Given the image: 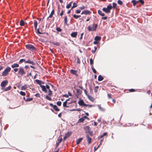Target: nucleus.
I'll return each mask as SVG.
<instances>
[{"instance_id": "obj_29", "label": "nucleus", "mask_w": 152, "mask_h": 152, "mask_svg": "<svg viewBox=\"0 0 152 152\" xmlns=\"http://www.w3.org/2000/svg\"><path fill=\"white\" fill-rule=\"evenodd\" d=\"M103 77L101 75H99L98 77V80L99 81H101L103 80Z\"/></svg>"}, {"instance_id": "obj_25", "label": "nucleus", "mask_w": 152, "mask_h": 152, "mask_svg": "<svg viewBox=\"0 0 152 152\" xmlns=\"http://www.w3.org/2000/svg\"><path fill=\"white\" fill-rule=\"evenodd\" d=\"M68 100H69L67 99L63 103V106L64 107H68V106H67V101Z\"/></svg>"}, {"instance_id": "obj_14", "label": "nucleus", "mask_w": 152, "mask_h": 152, "mask_svg": "<svg viewBox=\"0 0 152 152\" xmlns=\"http://www.w3.org/2000/svg\"><path fill=\"white\" fill-rule=\"evenodd\" d=\"M78 103L80 106H85V104H86L82 99L79 100Z\"/></svg>"}, {"instance_id": "obj_53", "label": "nucleus", "mask_w": 152, "mask_h": 152, "mask_svg": "<svg viewBox=\"0 0 152 152\" xmlns=\"http://www.w3.org/2000/svg\"><path fill=\"white\" fill-rule=\"evenodd\" d=\"M57 104L58 106H60L61 105V101H58L56 103Z\"/></svg>"}, {"instance_id": "obj_6", "label": "nucleus", "mask_w": 152, "mask_h": 152, "mask_svg": "<svg viewBox=\"0 0 152 152\" xmlns=\"http://www.w3.org/2000/svg\"><path fill=\"white\" fill-rule=\"evenodd\" d=\"M19 65L17 63H14L11 65V66L12 68H14V71L15 72H16L19 70V68H15L19 67Z\"/></svg>"}, {"instance_id": "obj_54", "label": "nucleus", "mask_w": 152, "mask_h": 152, "mask_svg": "<svg viewBox=\"0 0 152 152\" xmlns=\"http://www.w3.org/2000/svg\"><path fill=\"white\" fill-rule=\"evenodd\" d=\"M138 2H140L143 5L144 4V1L143 0H139Z\"/></svg>"}, {"instance_id": "obj_34", "label": "nucleus", "mask_w": 152, "mask_h": 152, "mask_svg": "<svg viewBox=\"0 0 152 152\" xmlns=\"http://www.w3.org/2000/svg\"><path fill=\"white\" fill-rule=\"evenodd\" d=\"M99 88V86H96L94 88V91L95 93H97L98 92V89Z\"/></svg>"}, {"instance_id": "obj_42", "label": "nucleus", "mask_w": 152, "mask_h": 152, "mask_svg": "<svg viewBox=\"0 0 152 152\" xmlns=\"http://www.w3.org/2000/svg\"><path fill=\"white\" fill-rule=\"evenodd\" d=\"M53 94L51 90H48V95L49 96H51Z\"/></svg>"}, {"instance_id": "obj_47", "label": "nucleus", "mask_w": 152, "mask_h": 152, "mask_svg": "<svg viewBox=\"0 0 152 152\" xmlns=\"http://www.w3.org/2000/svg\"><path fill=\"white\" fill-rule=\"evenodd\" d=\"M56 30L57 31L60 32H61L62 31V29L58 27H57L56 28Z\"/></svg>"}, {"instance_id": "obj_28", "label": "nucleus", "mask_w": 152, "mask_h": 152, "mask_svg": "<svg viewBox=\"0 0 152 152\" xmlns=\"http://www.w3.org/2000/svg\"><path fill=\"white\" fill-rule=\"evenodd\" d=\"M72 1L70 2L68 4H67L66 6V8L67 9L69 8L72 6Z\"/></svg>"}, {"instance_id": "obj_32", "label": "nucleus", "mask_w": 152, "mask_h": 152, "mask_svg": "<svg viewBox=\"0 0 152 152\" xmlns=\"http://www.w3.org/2000/svg\"><path fill=\"white\" fill-rule=\"evenodd\" d=\"M27 85L25 84L21 87V90H25L27 88Z\"/></svg>"}, {"instance_id": "obj_55", "label": "nucleus", "mask_w": 152, "mask_h": 152, "mask_svg": "<svg viewBox=\"0 0 152 152\" xmlns=\"http://www.w3.org/2000/svg\"><path fill=\"white\" fill-rule=\"evenodd\" d=\"M73 6L75 8L77 7V3L75 2H74L73 3Z\"/></svg>"}, {"instance_id": "obj_35", "label": "nucleus", "mask_w": 152, "mask_h": 152, "mask_svg": "<svg viewBox=\"0 0 152 152\" xmlns=\"http://www.w3.org/2000/svg\"><path fill=\"white\" fill-rule=\"evenodd\" d=\"M24 22L23 20H21L20 21V26H22L24 25Z\"/></svg>"}, {"instance_id": "obj_9", "label": "nucleus", "mask_w": 152, "mask_h": 152, "mask_svg": "<svg viewBox=\"0 0 152 152\" xmlns=\"http://www.w3.org/2000/svg\"><path fill=\"white\" fill-rule=\"evenodd\" d=\"M91 12L90 11L87 10H85L83 11L81 13V15L85 14L86 15H89L91 13Z\"/></svg>"}, {"instance_id": "obj_56", "label": "nucleus", "mask_w": 152, "mask_h": 152, "mask_svg": "<svg viewBox=\"0 0 152 152\" xmlns=\"http://www.w3.org/2000/svg\"><path fill=\"white\" fill-rule=\"evenodd\" d=\"M81 12V10H77L75 11V13L77 14L80 13Z\"/></svg>"}, {"instance_id": "obj_24", "label": "nucleus", "mask_w": 152, "mask_h": 152, "mask_svg": "<svg viewBox=\"0 0 152 152\" xmlns=\"http://www.w3.org/2000/svg\"><path fill=\"white\" fill-rule=\"evenodd\" d=\"M101 37L100 36H96L94 38V40L97 41H100L101 39Z\"/></svg>"}, {"instance_id": "obj_15", "label": "nucleus", "mask_w": 152, "mask_h": 152, "mask_svg": "<svg viewBox=\"0 0 152 152\" xmlns=\"http://www.w3.org/2000/svg\"><path fill=\"white\" fill-rule=\"evenodd\" d=\"M25 63L29 64H32V65H34L35 64L33 61L31 60H30V59H28L27 61L26 60Z\"/></svg>"}, {"instance_id": "obj_36", "label": "nucleus", "mask_w": 152, "mask_h": 152, "mask_svg": "<svg viewBox=\"0 0 152 152\" xmlns=\"http://www.w3.org/2000/svg\"><path fill=\"white\" fill-rule=\"evenodd\" d=\"M71 132H67L65 134V136H66L67 138L69 137L71 134Z\"/></svg>"}, {"instance_id": "obj_27", "label": "nucleus", "mask_w": 152, "mask_h": 152, "mask_svg": "<svg viewBox=\"0 0 152 152\" xmlns=\"http://www.w3.org/2000/svg\"><path fill=\"white\" fill-rule=\"evenodd\" d=\"M37 24H38V23H37V21L36 20H34V26L35 27V29H37Z\"/></svg>"}, {"instance_id": "obj_61", "label": "nucleus", "mask_w": 152, "mask_h": 152, "mask_svg": "<svg viewBox=\"0 0 152 152\" xmlns=\"http://www.w3.org/2000/svg\"><path fill=\"white\" fill-rule=\"evenodd\" d=\"M108 97L109 98L111 99V94H110L108 93L107 94Z\"/></svg>"}, {"instance_id": "obj_52", "label": "nucleus", "mask_w": 152, "mask_h": 152, "mask_svg": "<svg viewBox=\"0 0 152 152\" xmlns=\"http://www.w3.org/2000/svg\"><path fill=\"white\" fill-rule=\"evenodd\" d=\"M77 63L78 64L80 63V58L78 57H77Z\"/></svg>"}, {"instance_id": "obj_44", "label": "nucleus", "mask_w": 152, "mask_h": 152, "mask_svg": "<svg viewBox=\"0 0 152 152\" xmlns=\"http://www.w3.org/2000/svg\"><path fill=\"white\" fill-rule=\"evenodd\" d=\"M91 69H92V70L94 72V73L96 74V70L94 69V68L93 67V66H91Z\"/></svg>"}, {"instance_id": "obj_31", "label": "nucleus", "mask_w": 152, "mask_h": 152, "mask_svg": "<svg viewBox=\"0 0 152 152\" xmlns=\"http://www.w3.org/2000/svg\"><path fill=\"white\" fill-rule=\"evenodd\" d=\"M53 108L56 111H58L60 110V109L58 108L57 106L56 105H54Z\"/></svg>"}, {"instance_id": "obj_11", "label": "nucleus", "mask_w": 152, "mask_h": 152, "mask_svg": "<svg viewBox=\"0 0 152 152\" xmlns=\"http://www.w3.org/2000/svg\"><path fill=\"white\" fill-rule=\"evenodd\" d=\"M86 137L87 139V141H88V144H90L91 143V138L90 137L88 134H86Z\"/></svg>"}, {"instance_id": "obj_62", "label": "nucleus", "mask_w": 152, "mask_h": 152, "mask_svg": "<svg viewBox=\"0 0 152 152\" xmlns=\"http://www.w3.org/2000/svg\"><path fill=\"white\" fill-rule=\"evenodd\" d=\"M46 89H47L48 90H50L49 86L48 85H46Z\"/></svg>"}, {"instance_id": "obj_23", "label": "nucleus", "mask_w": 152, "mask_h": 152, "mask_svg": "<svg viewBox=\"0 0 152 152\" xmlns=\"http://www.w3.org/2000/svg\"><path fill=\"white\" fill-rule=\"evenodd\" d=\"M11 86H9L8 87L5 88L4 90V91H6L11 89Z\"/></svg>"}, {"instance_id": "obj_10", "label": "nucleus", "mask_w": 152, "mask_h": 152, "mask_svg": "<svg viewBox=\"0 0 152 152\" xmlns=\"http://www.w3.org/2000/svg\"><path fill=\"white\" fill-rule=\"evenodd\" d=\"M70 72L71 74L75 75L76 76H78V74H77V70L71 69L70 70Z\"/></svg>"}, {"instance_id": "obj_58", "label": "nucleus", "mask_w": 152, "mask_h": 152, "mask_svg": "<svg viewBox=\"0 0 152 152\" xmlns=\"http://www.w3.org/2000/svg\"><path fill=\"white\" fill-rule=\"evenodd\" d=\"M129 91L130 92H133L135 91V90L133 89H129Z\"/></svg>"}, {"instance_id": "obj_63", "label": "nucleus", "mask_w": 152, "mask_h": 152, "mask_svg": "<svg viewBox=\"0 0 152 152\" xmlns=\"http://www.w3.org/2000/svg\"><path fill=\"white\" fill-rule=\"evenodd\" d=\"M99 145L96 148L95 147H94V151H96L99 147Z\"/></svg>"}, {"instance_id": "obj_8", "label": "nucleus", "mask_w": 152, "mask_h": 152, "mask_svg": "<svg viewBox=\"0 0 152 152\" xmlns=\"http://www.w3.org/2000/svg\"><path fill=\"white\" fill-rule=\"evenodd\" d=\"M62 135L61 134L59 136L58 138L57 139V142H56V146L55 149H56L58 146L59 144L60 143L62 140Z\"/></svg>"}, {"instance_id": "obj_1", "label": "nucleus", "mask_w": 152, "mask_h": 152, "mask_svg": "<svg viewBox=\"0 0 152 152\" xmlns=\"http://www.w3.org/2000/svg\"><path fill=\"white\" fill-rule=\"evenodd\" d=\"M35 81L37 84L39 85L40 87L42 88V90L43 91L45 92L46 93H47V91L46 89V87L41 84V80L37 79L35 80Z\"/></svg>"}, {"instance_id": "obj_41", "label": "nucleus", "mask_w": 152, "mask_h": 152, "mask_svg": "<svg viewBox=\"0 0 152 152\" xmlns=\"http://www.w3.org/2000/svg\"><path fill=\"white\" fill-rule=\"evenodd\" d=\"M45 98L49 101H51L52 100V99L48 95L46 96Z\"/></svg>"}, {"instance_id": "obj_50", "label": "nucleus", "mask_w": 152, "mask_h": 152, "mask_svg": "<svg viewBox=\"0 0 152 152\" xmlns=\"http://www.w3.org/2000/svg\"><path fill=\"white\" fill-rule=\"evenodd\" d=\"M90 64L91 65L93 66V60L92 58H91L90 60Z\"/></svg>"}, {"instance_id": "obj_18", "label": "nucleus", "mask_w": 152, "mask_h": 152, "mask_svg": "<svg viewBox=\"0 0 152 152\" xmlns=\"http://www.w3.org/2000/svg\"><path fill=\"white\" fill-rule=\"evenodd\" d=\"M50 43L57 46H59L60 45L59 43L57 42L50 41Z\"/></svg>"}, {"instance_id": "obj_57", "label": "nucleus", "mask_w": 152, "mask_h": 152, "mask_svg": "<svg viewBox=\"0 0 152 152\" xmlns=\"http://www.w3.org/2000/svg\"><path fill=\"white\" fill-rule=\"evenodd\" d=\"M33 99V98H28L26 100V101H31V100H32Z\"/></svg>"}, {"instance_id": "obj_3", "label": "nucleus", "mask_w": 152, "mask_h": 152, "mask_svg": "<svg viewBox=\"0 0 152 152\" xmlns=\"http://www.w3.org/2000/svg\"><path fill=\"white\" fill-rule=\"evenodd\" d=\"M112 8V7L110 4H109L107 6V8H103L102 9V10L106 13H110V10Z\"/></svg>"}, {"instance_id": "obj_59", "label": "nucleus", "mask_w": 152, "mask_h": 152, "mask_svg": "<svg viewBox=\"0 0 152 152\" xmlns=\"http://www.w3.org/2000/svg\"><path fill=\"white\" fill-rule=\"evenodd\" d=\"M35 96L37 97L40 98V94L39 93L36 94H35Z\"/></svg>"}, {"instance_id": "obj_30", "label": "nucleus", "mask_w": 152, "mask_h": 152, "mask_svg": "<svg viewBox=\"0 0 152 152\" xmlns=\"http://www.w3.org/2000/svg\"><path fill=\"white\" fill-rule=\"evenodd\" d=\"M88 99L91 101L94 102V98L91 96L88 95Z\"/></svg>"}, {"instance_id": "obj_4", "label": "nucleus", "mask_w": 152, "mask_h": 152, "mask_svg": "<svg viewBox=\"0 0 152 152\" xmlns=\"http://www.w3.org/2000/svg\"><path fill=\"white\" fill-rule=\"evenodd\" d=\"M11 68L9 66H7L5 69L3 71L2 73V75L3 76H7L9 73L10 71Z\"/></svg>"}, {"instance_id": "obj_2", "label": "nucleus", "mask_w": 152, "mask_h": 152, "mask_svg": "<svg viewBox=\"0 0 152 152\" xmlns=\"http://www.w3.org/2000/svg\"><path fill=\"white\" fill-rule=\"evenodd\" d=\"M97 27V24H96L93 23L92 25V27L90 26H88L87 29L89 31H96Z\"/></svg>"}, {"instance_id": "obj_46", "label": "nucleus", "mask_w": 152, "mask_h": 152, "mask_svg": "<svg viewBox=\"0 0 152 152\" xmlns=\"http://www.w3.org/2000/svg\"><path fill=\"white\" fill-rule=\"evenodd\" d=\"M87 8V7L85 6H83L80 7V8L81 10H83V9H86Z\"/></svg>"}, {"instance_id": "obj_40", "label": "nucleus", "mask_w": 152, "mask_h": 152, "mask_svg": "<svg viewBox=\"0 0 152 152\" xmlns=\"http://www.w3.org/2000/svg\"><path fill=\"white\" fill-rule=\"evenodd\" d=\"M113 7H112L113 9H114L116 8L117 4L116 3H115V2H113Z\"/></svg>"}, {"instance_id": "obj_17", "label": "nucleus", "mask_w": 152, "mask_h": 152, "mask_svg": "<svg viewBox=\"0 0 152 152\" xmlns=\"http://www.w3.org/2000/svg\"><path fill=\"white\" fill-rule=\"evenodd\" d=\"M54 12H55V11H54V10L53 9L52 10V11H51L50 15H49V16L47 18V20H48V19L49 18H51L53 17V15L54 13Z\"/></svg>"}, {"instance_id": "obj_49", "label": "nucleus", "mask_w": 152, "mask_h": 152, "mask_svg": "<svg viewBox=\"0 0 152 152\" xmlns=\"http://www.w3.org/2000/svg\"><path fill=\"white\" fill-rule=\"evenodd\" d=\"M118 3L120 5H121L123 4V2L121 0H118L117 1Z\"/></svg>"}, {"instance_id": "obj_38", "label": "nucleus", "mask_w": 152, "mask_h": 152, "mask_svg": "<svg viewBox=\"0 0 152 152\" xmlns=\"http://www.w3.org/2000/svg\"><path fill=\"white\" fill-rule=\"evenodd\" d=\"M36 30V32L39 34H43V33H42L39 31V28L37 29H35Z\"/></svg>"}, {"instance_id": "obj_48", "label": "nucleus", "mask_w": 152, "mask_h": 152, "mask_svg": "<svg viewBox=\"0 0 152 152\" xmlns=\"http://www.w3.org/2000/svg\"><path fill=\"white\" fill-rule=\"evenodd\" d=\"M84 106L88 107H94V106L93 105H90V104H85Z\"/></svg>"}, {"instance_id": "obj_7", "label": "nucleus", "mask_w": 152, "mask_h": 152, "mask_svg": "<svg viewBox=\"0 0 152 152\" xmlns=\"http://www.w3.org/2000/svg\"><path fill=\"white\" fill-rule=\"evenodd\" d=\"M25 46L26 48L29 50H31L32 51H33L35 50L36 49L34 46L28 44L26 45Z\"/></svg>"}, {"instance_id": "obj_5", "label": "nucleus", "mask_w": 152, "mask_h": 152, "mask_svg": "<svg viewBox=\"0 0 152 152\" xmlns=\"http://www.w3.org/2000/svg\"><path fill=\"white\" fill-rule=\"evenodd\" d=\"M18 74L19 75L21 76H23L26 74V72L23 67H20L19 68V70L18 71Z\"/></svg>"}, {"instance_id": "obj_37", "label": "nucleus", "mask_w": 152, "mask_h": 152, "mask_svg": "<svg viewBox=\"0 0 152 152\" xmlns=\"http://www.w3.org/2000/svg\"><path fill=\"white\" fill-rule=\"evenodd\" d=\"M107 132H105L104 133V134L101 135L100 137V138H102L104 136H107Z\"/></svg>"}, {"instance_id": "obj_13", "label": "nucleus", "mask_w": 152, "mask_h": 152, "mask_svg": "<svg viewBox=\"0 0 152 152\" xmlns=\"http://www.w3.org/2000/svg\"><path fill=\"white\" fill-rule=\"evenodd\" d=\"M88 118L86 116H84V117L79 119L78 121V122H83L85 120L86 118Z\"/></svg>"}, {"instance_id": "obj_12", "label": "nucleus", "mask_w": 152, "mask_h": 152, "mask_svg": "<svg viewBox=\"0 0 152 152\" xmlns=\"http://www.w3.org/2000/svg\"><path fill=\"white\" fill-rule=\"evenodd\" d=\"M8 81L7 80L2 81L1 84V86L2 87H5Z\"/></svg>"}, {"instance_id": "obj_43", "label": "nucleus", "mask_w": 152, "mask_h": 152, "mask_svg": "<svg viewBox=\"0 0 152 152\" xmlns=\"http://www.w3.org/2000/svg\"><path fill=\"white\" fill-rule=\"evenodd\" d=\"M20 94L22 96H25L26 95L25 93L23 91H20Z\"/></svg>"}, {"instance_id": "obj_19", "label": "nucleus", "mask_w": 152, "mask_h": 152, "mask_svg": "<svg viewBox=\"0 0 152 152\" xmlns=\"http://www.w3.org/2000/svg\"><path fill=\"white\" fill-rule=\"evenodd\" d=\"M83 139V138L82 137L80 138L77 139L76 140V144L78 145L79 144Z\"/></svg>"}, {"instance_id": "obj_21", "label": "nucleus", "mask_w": 152, "mask_h": 152, "mask_svg": "<svg viewBox=\"0 0 152 152\" xmlns=\"http://www.w3.org/2000/svg\"><path fill=\"white\" fill-rule=\"evenodd\" d=\"M98 14L101 16H103L105 15L103 13H102V11H101L100 10H98Z\"/></svg>"}, {"instance_id": "obj_64", "label": "nucleus", "mask_w": 152, "mask_h": 152, "mask_svg": "<svg viewBox=\"0 0 152 152\" xmlns=\"http://www.w3.org/2000/svg\"><path fill=\"white\" fill-rule=\"evenodd\" d=\"M77 93H81L82 92V91L80 90L77 89Z\"/></svg>"}, {"instance_id": "obj_33", "label": "nucleus", "mask_w": 152, "mask_h": 152, "mask_svg": "<svg viewBox=\"0 0 152 152\" xmlns=\"http://www.w3.org/2000/svg\"><path fill=\"white\" fill-rule=\"evenodd\" d=\"M64 24H67V17L66 16L64 17Z\"/></svg>"}, {"instance_id": "obj_60", "label": "nucleus", "mask_w": 152, "mask_h": 152, "mask_svg": "<svg viewBox=\"0 0 152 152\" xmlns=\"http://www.w3.org/2000/svg\"><path fill=\"white\" fill-rule=\"evenodd\" d=\"M84 33H82L81 34L80 37L79 38L80 39H82L83 35Z\"/></svg>"}, {"instance_id": "obj_26", "label": "nucleus", "mask_w": 152, "mask_h": 152, "mask_svg": "<svg viewBox=\"0 0 152 152\" xmlns=\"http://www.w3.org/2000/svg\"><path fill=\"white\" fill-rule=\"evenodd\" d=\"M98 107L99 109L101 111H104L105 110V109L103 107H102L100 105H98Z\"/></svg>"}, {"instance_id": "obj_22", "label": "nucleus", "mask_w": 152, "mask_h": 152, "mask_svg": "<svg viewBox=\"0 0 152 152\" xmlns=\"http://www.w3.org/2000/svg\"><path fill=\"white\" fill-rule=\"evenodd\" d=\"M131 2L133 4V5L134 6H135V5L138 3V1H136L135 0H132Z\"/></svg>"}, {"instance_id": "obj_39", "label": "nucleus", "mask_w": 152, "mask_h": 152, "mask_svg": "<svg viewBox=\"0 0 152 152\" xmlns=\"http://www.w3.org/2000/svg\"><path fill=\"white\" fill-rule=\"evenodd\" d=\"M26 60L24 59H20L19 62V63L20 64H21L23 62H25Z\"/></svg>"}, {"instance_id": "obj_16", "label": "nucleus", "mask_w": 152, "mask_h": 152, "mask_svg": "<svg viewBox=\"0 0 152 152\" xmlns=\"http://www.w3.org/2000/svg\"><path fill=\"white\" fill-rule=\"evenodd\" d=\"M70 35L72 37L75 38L77 35V32H73Z\"/></svg>"}, {"instance_id": "obj_51", "label": "nucleus", "mask_w": 152, "mask_h": 152, "mask_svg": "<svg viewBox=\"0 0 152 152\" xmlns=\"http://www.w3.org/2000/svg\"><path fill=\"white\" fill-rule=\"evenodd\" d=\"M73 17L76 19H77L78 18V15H77L76 14H74L73 15Z\"/></svg>"}, {"instance_id": "obj_45", "label": "nucleus", "mask_w": 152, "mask_h": 152, "mask_svg": "<svg viewBox=\"0 0 152 152\" xmlns=\"http://www.w3.org/2000/svg\"><path fill=\"white\" fill-rule=\"evenodd\" d=\"M87 133H88L89 135L91 136H93V132H92L90 131V130L89 131H88Z\"/></svg>"}, {"instance_id": "obj_20", "label": "nucleus", "mask_w": 152, "mask_h": 152, "mask_svg": "<svg viewBox=\"0 0 152 152\" xmlns=\"http://www.w3.org/2000/svg\"><path fill=\"white\" fill-rule=\"evenodd\" d=\"M83 129L84 130L86 131V133H87L88 131H89V127L88 126H85L84 127Z\"/></svg>"}]
</instances>
